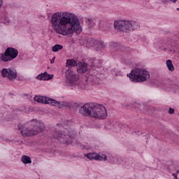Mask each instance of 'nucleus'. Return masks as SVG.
Segmentation results:
<instances>
[{
  "mask_svg": "<svg viewBox=\"0 0 179 179\" xmlns=\"http://www.w3.org/2000/svg\"><path fill=\"white\" fill-rule=\"evenodd\" d=\"M52 29L57 34L62 36H71L73 33L80 34L82 27L78 17L68 12H57L51 17Z\"/></svg>",
  "mask_w": 179,
  "mask_h": 179,
  "instance_id": "1",
  "label": "nucleus"
},
{
  "mask_svg": "<svg viewBox=\"0 0 179 179\" xmlns=\"http://www.w3.org/2000/svg\"><path fill=\"white\" fill-rule=\"evenodd\" d=\"M18 129L22 136H34L44 130V123L32 120L24 124H19Z\"/></svg>",
  "mask_w": 179,
  "mask_h": 179,
  "instance_id": "2",
  "label": "nucleus"
},
{
  "mask_svg": "<svg viewBox=\"0 0 179 179\" xmlns=\"http://www.w3.org/2000/svg\"><path fill=\"white\" fill-rule=\"evenodd\" d=\"M127 78L134 83H142L150 78V74L145 69L135 68L131 70L130 73L127 74Z\"/></svg>",
  "mask_w": 179,
  "mask_h": 179,
  "instance_id": "3",
  "label": "nucleus"
},
{
  "mask_svg": "<svg viewBox=\"0 0 179 179\" xmlns=\"http://www.w3.org/2000/svg\"><path fill=\"white\" fill-rule=\"evenodd\" d=\"M66 82L69 86H73L77 89H86V84L80 80L79 75L72 70H68L66 73Z\"/></svg>",
  "mask_w": 179,
  "mask_h": 179,
  "instance_id": "4",
  "label": "nucleus"
},
{
  "mask_svg": "<svg viewBox=\"0 0 179 179\" xmlns=\"http://www.w3.org/2000/svg\"><path fill=\"white\" fill-rule=\"evenodd\" d=\"M53 138L62 142V143H66V145H71L73 142V138L75 135L71 134L68 132V130H66V132L62 133L59 129H55L53 132Z\"/></svg>",
  "mask_w": 179,
  "mask_h": 179,
  "instance_id": "5",
  "label": "nucleus"
},
{
  "mask_svg": "<svg viewBox=\"0 0 179 179\" xmlns=\"http://www.w3.org/2000/svg\"><path fill=\"white\" fill-rule=\"evenodd\" d=\"M136 22L134 21L127 20H115L114 22V28L115 30H120L124 33H129V31H134V26Z\"/></svg>",
  "mask_w": 179,
  "mask_h": 179,
  "instance_id": "6",
  "label": "nucleus"
},
{
  "mask_svg": "<svg viewBox=\"0 0 179 179\" xmlns=\"http://www.w3.org/2000/svg\"><path fill=\"white\" fill-rule=\"evenodd\" d=\"M92 118L95 120H106L107 118V109L101 104L94 103Z\"/></svg>",
  "mask_w": 179,
  "mask_h": 179,
  "instance_id": "7",
  "label": "nucleus"
},
{
  "mask_svg": "<svg viewBox=\"0 0 179 179\" xmlns=\"http://www.w3.org/2000/svg\"><path fill=\"white\" fill-rule=\"evenodd\" d=\"M19 55V52L14 48H8L4 53H1V61L3 62H9L13 61Z\"/></svg>",
  "mask_w": 179,
  "mask_h": 179,
  "instance_id": "8",
  "label": "nucleus"
},
{
  "mask_svg": "<svg viewBox=\"0 0 179 179\" xmlns=\"http://www.w3.org/2000/svg\"><path fill=\"white\" fill-rule=\"evenodd\" d=\"M34 100L38 103H41L42 104H50L51 106H57L59 107V108H62V107L61 101H56L47 96H35Z\"/></svg>",
  "mask_w": 179,
  "mask_h": 179,
  "instance_id": "9",
  "label": "nucleus"
},
{
  "mask_svg": "<svg viewBox=\"0 0 179 179\" xmlns=\"http://www.w3.org/2000/svg\"><path fill=\"white\" fill-rule=\"evenodd\" d=\"M93 107H94V103H85L79 108V113L83 117H92Z\"/></svg>",
  "mask_w": 179,
  "mask_h": 179,
  "instance_id": "10",
  "label": "nucleus"
},
{
  "mask_svg": "<svg viewBox=\"0 0 179 179\" xmlns=\"http://www.w3.org/2000/svg\"><path fill=\"white\" fill-rule=\"evenodd\" d=\"M1 72L3 78H8V80H15L17 78V71L15 69H3Z\"/></svg>",
  "mask_w": 179,
  "mask_h": 179,
  "instance_id": "11",
  "label": "nucleus"
},
{
  "mask_svg": "<svg viewBox=\"0 0 179 179\" xmlns=\"http://www.w3.org/2000/svg\"><path fill=\"white\" fill-rule=\"evenodd\" d=\"M86 157H87V159H90V160H103L104 162L107 160V155H102L101 156L96 152L87 154Z\"/></svg>",
  "mask_w": 179,
  "mask_h": 179,
  "instance_id": "12",
  "label": "nucleus"
},
{
  "mask_svg": "<svg viewBox=\"0 0 179 179\" xmlns=\"http://www.w3.org/2000/svg\"><path fill=\"white\" fill-rule=\"evenodd\" d=\"M85 82H90L92 85H99L100 83V78L96 75L91 74L85 79Z\"/></svg>",
  "mask_w": 179,
  "mask_h": 179,
  "instance_id": "13",
  "label": "nucleus"
},
{
  "mask_svg": "<svg viewBox=\"0 0 179 179\" xmlns=\"http://www.w3.org/2000/svg\"><path fill=\"white\" fill-rule=\"evenodd\" d=\"M87 71V64L86 63L78 62L77 64V72L78 73H85Z\"/></svg>",
  "mask_w": 179,
  "mask_h": 179,
  "instance_id": "14",
  "label": "nucleus"
},
{
  "mask_svg": "<svg viewBox=\"0 0 179 179\" xmlns=\"http://www.w3.org/2000/svg\"><path fill=\"white\" fill-rule=\"evenodd\" d=\"M21 160L24 164H31V158L27 155H23L21 158Z\"/></svg>",
  "mask_w": 179,
  "mask_h": 179,
  "instance_id": "15",
  "label": "nucleus"
},
{
  "mask_svg": "<svg viewBox=\"0 0 179 179\" xmlns=\"http://www.w3.org/2000/svg\"><path fill=\"white\" fill-rule=\"evenodd\" d=\"M66 66H78V63L75 59H67Z\"/></svg>",
  "mask_w": 179,
  "mask_h": 179,
  "instance_id": "16",
  "label": "nucleus"
},
{
  "mask_svg": "<svg viewBox=\"0 0 179 179\" xmlns=\"http://www.w3.org/2000/svg\"><path fill=\"white\" fill-rule=\"evenodd\" d=\"M166 66L169 71H171V72L174 71V66L173 65V62H171V60L168 59L166 61Z\"/></svg>",
  "mask_w": 179,
  "mask_h": 179,
  "instance_id": "17",
  "label": "nucleus"
},
{
  "mask_svg": "<svg viewBox=\"0 0 179 179\" xmlns=\"http://www.w3.org/2000/svg\"><path fill=\"white\" fill-rule=\"evenodd\" d=\"M94 40L92 38L87 39L86 47H87V48H92V47H94Z\"/></svg>",
  "mask_w": 179,
  "mask_h": 179,
  "instance_id": "18",
  "label": "nucleus"
},
{
  "mask_svg": "<svg viewBox=\"0 0 179 179\" xmlns=\"http://www.w3.org/2000/svg\"><path fill=\"white\" fill-rule=\"evenodd\" d=\"M62 48H64L63 45L57 44L52 47V50L53 52H58V51H59V50H62Z\"/></svg>",
  "mask_w": 179,
  "mask_h": 179,
  "instance_id": "19",
  "label": "nucleus"
},
{
  "mask_svg": "<svg viewBox=\"0 0 179 179\" xmlns=\"http://www.w3.org/2000/svg\"><path fill=\"white\" fill-rule=\"evenodd\" d=\"M110 47L113 50H118L120 48V44L117 42H111L110 43Z\"/></svg>",
  "mask_w": 179,
  "mask_h": 179,
  "instance_id": "20",
  "label": "nucleus"
},
{
  "mask_svg": "<svg viewBox=\"0 0 179 179\" xmlns=\"http://www.w3.org/2000/svg\"><path fill=\"white\" fill-rule=\"evenodd\" d=\"M54 78V75L48 74L47 71H45V80H50Z\"/></svg>",
  "mask_w": 179,
  "mask_h": 179,
  "instance_id": "21",
  "label": "nucleus"
},
{
  "mask_svg": "<svg viewBox=\"0 0 179 179\" xmlns=\"http://www.w3.org/2000/svg\"><path fill=\"white\" fill-rule=\"evenodd\" d=\"M36 79H38V80H45V72L43 73L39 74L37 77Z\"/></svg>",
  "mask_w": 179,
  "mask_h": 179,
  "instance_id": "22",
  "label": "nucleus"
},
{
  "mask_svg": "<svg viewBox=\"0 0 179 179\" xmlns=\"http://www.w3.org/2000/svg\"><path fill=\"white\" fill-rule=\"evenodd\" d=\"M97 44L100 46V47H104V42L103 41H98Z\"/></svg>",
  "mask_w": 179,
  "mask_h": 179,
  "instance_id": "23",
  "label": "nucleus"
},
{
  "mask_svg": "<svg viewBox=\"0 0 179 179\" xmlns=\"http://www.w3.org/2000/svg\"><path fill=\"white\" fill-rule=\"evenodd\" d=\"M169 114H174V108H169Z\"/></svg>",
  "mask_w": 179,
  "mask_h": 179,
  "instance_id": "24",
  "label": "nucleus"
},
{
  "mask_svg": "<svg viewBox=\"0 0 179 179\" xmlns=\"http://www.w3.org/2000/svg\"><path fill=\"white\" fill-rule=\"evenodd\" d=\"M162 3L167 4L169 2H170L169 0H162Z\"/></svg>",
  "mask_w": 179,
  "mask_h": 179,
  "instance_id": "25",
  "label": "nucleus"
},
{
  "mask_svg": "<svg viewBox=\"0 0 179 179\" xmlns=\"http://www.w3.org/2000/svg\"><path fill=\"white\" fill-rule=\"evenodd\" d=\"M172 176H173V177H174L176 179H178V178L177 177V174H176V173H173Z\"/></svg>",
  "mask_w": 179,
  "mask_h": 179,
  "instance_id": "26",
  "label": "nucleus"
},
{
  "mask_svg": "<svg viewBox=\"0 0 179 179\" xmlns=\"http://www.w3.org/2000/svg\"><path fill=\"white\" fill-rule=\"evenodd\" d=\"M99 62V60H95L93 62L94 66H96V63Z\"/></svg>",
  "mask_w": 179,
  "mask_h": 179,
  "instance_id": "27",
  "label": "nucleus"
},
{
  "mask_svg": "<svg viewBox=\"0 0 179 179\" xmlns=\"http://www.w3.org/2000/svg\"><path fill=\"white\" fill-rule=\"evenodd\" d=\"M55 59V57H53V59L50 61V64H54Z\"/></svg>",
  "mask_w": 179,
  "mask_h": 179,
  "instance_id": "28",
  "label": "nucleus"
},
{
  "mask_svg": "<svg viewBox=\"0 0 179 179\" xmlns=\"http://www.w3.org/2000/svg\"><path fill=\"white\" fill-rule=\"evenodd\" d=\"M171 2H173V3H176L177 2V0H170Z\"/></svg>",
  "mask_w": 179,
  "mask_h": 179,
  "instance_id": "29",
  "label": "nucleus"
},
{
  "mask_svg": "<svg viewBox=\"0 0 179 179\" xmlns=\"http://www.w3.org/2000/svg\"><path fill=\"white\" fill-rule=\"evenodd\" d=\"M87 21L89 22V23H91V22H92V18H88Z\"/></svg>",
  "mask_w": 179,
  "mask_h": 179,
  "instance_id": "30",
  "label": "nucleus"
},
{
  "mask_svg": "<svg viewBox=\"0 0 179 179\" xmlns=\"http://www.w3.org/2000/svg\"><path fill=\"white\" fill-rule=\"evenodd\" d=\"M0 61H2V57L1 54H0Z\"/></svg>",
  "mask_w": 179,
  "mask_h": 179,
  "instance_id": "31",
  "label": "nucleus"
},
{
  "mask_svg": "<svg viewBox=\"0 0 179 179\" xmlns=\"http://www.w3.org/2000/svg\"><path fill=\"white\" fill-rule=\"evenodd\" d=\"M176 173L178 174V173H179V170H178V171H176Z\"/></svg>",
  "mask_w": 179,
  "mask_h": 179,
  "instance_id": "32",
  "label": "nucleus"
}]
</instances>
